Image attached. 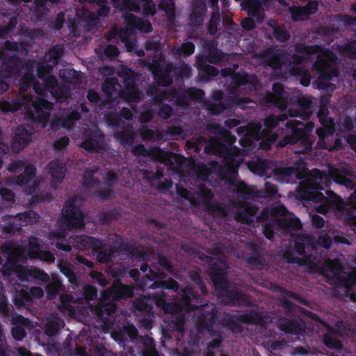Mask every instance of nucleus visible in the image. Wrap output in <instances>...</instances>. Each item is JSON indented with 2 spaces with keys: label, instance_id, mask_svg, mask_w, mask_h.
I'll list each match as a JSON object with an SVG mask.
<instances>
[{
  "label": "nucleus",
  "instance_id": "obj_49",
  "mask_svg": "<svg viewBox=\"0 0 356 356\" xmlns=\"http://www.w3.org/2000/svg\"><path fill=\"white\" fill-rule=\"evenodd\" d=\"M170 326L177 332H184L186 322V315L181 312H174V308L171 312Z\"/></svg>",
  "mask_w": 356,
  "mask_h": 356
},
{
  "label": "nucleus",
  "instance_id": "obj_24",
  "mask_svg": "<svg viewBox=\"0 0 356 356\" xmlns=\"http://www.w3.org/2000/svg\"><path fill=\"white\" fill-rule=\"evenodd\" d=\"M124 243L108 244L101 240L100 244L93 251V254H97V261L101 264H107L115 257L120 250H123Z\"/></svg>",
  "mask_w": 356,
  "mask_h": 356
},
{
  "label": "nucleus",
  "instance_id": "obj_3",
  "mask_svg": "<svg viewBox=\"0 0 356 356\" xmlns=\"http://www.w3.org/2000/svg\"><path fill=\"white\" fill-rule=\"evenodd\" d=\"M264 125L268 129H273L276 127H281L284 145L300 143L305 145V152L310 149L309 135L314 127L312 122H304L293 118L289 119L286 114H273L266 118Z\"/></svg>",
  "mask_w": 356,
  "mask_h": 356
},
{
  "label": "nucleus",
  "instance_id": "obj_12",
  "mask_svg": "<svg viewBox=\"0 0 356 356\" xmlns=\"http://www.w3.org/2000/svg\"><path fill=\"white\" fill-rule=\"evenodd\" d=\"M123 77L124 89L119 92V96L127 103H138L143 98V94L139 90L136 72L132 70H127L122 72Z\"/></svg>",
  "mask_w": 356,
  "mask_h": 356
},
{
  "label": "nucleus",
  "instance_id": "obj_56",
  "mask_svg": "<svg viewBox=\"0 0 356 356\" xmlns=\"http://www.w3.org/2000/svg\"><path fill=\"white\" fill-rule=\"evenodd\" d=\"M24 248L28 252L30 258L33 259L41 250L39 239L35 236H31L24 244Z\"/></svg>",
  "mask_w": 356,
  "mask_h": 356
},
{
  "label": "nucleus",
  "instance_id": "obj_54",
  "mask_svg": "<svg viewBox=\"0 0 356 356\" xmlns=\"http://www.w3.org/2000/svg\"><path fill=\"white\" fill-rule=\"evenodd\" d=\"M224 58L223 53L218 49L215 51H207L205 54L196 56V60H204L205 63L211 64H218L222 62Z\"/></svg>",
  "mask_w": 356,
  "mask_h": 356
},
{
  "label": "nucleus",
  "instance_id": "obj_31",
  "mask_svg": "<svg viewBox=\"0 0 356 356\" xmlns=\"http://www.w3.org/2000/svg\"><path fill=\"white\" fill-rule=\"evenodd\" d=\"M211 129L214 133L218 134V143L217 144L218 149L225 147H234V144L236 141V138L230 131L218 124H213L211 125Z\"/></svg>",
  "mask_w": 356,
  "mask_h": 356
},
{
  "label": "nucleus",
  "instance_id": "obj_29",
  "mask_svg": "<svg viewBox=\"0 0 356 356\" xmlns=\"http://www.w3.org/2000/svg\"><path fill=\"white\" fill-rule=\"evenodd\" d=\"M19 280L22 282L38 280L42 283L49 282V275L43 270L33 266H23L19 274Z\"/></svg>",
  "mask_w": 356,
  "mask_h": 356
},
{
  "label": "nucleus",
  "instance_id": "obj_58",
  "mask_svg": "<svg viewBox=\"0 0 356 356\" xmlns=\"http://www.w3.org/2000/svg\"><path fill=\"white\" fill-rule=\"evenodd\" d=\"M115 138L124 145H132L135 140L134 132L128 129L118 131L114 134Z\"/></svg>",
  "mask_w": 356,
  "mask_h": 356
},
{
  "label": "nucleus",
  "instance_id": "obj_15",
  "mask_svg": "<svg viewBox=\"0 0 356 356\" xmlns=\"http://www.w3.org/2000/svg\"><path fill=\"white\" fill-rule=\"evenodd\" d=\"M61 214H63V223L69 229L85 227L84 214L81 209L75 205L74 197L65 202Z\"/></svg>",
  "mask_w": 356,
  "mask_h": 356
},
{
  "label": "nucleus",
  "instance_id": "obj_37",
  "mask_svg": "<svg viewBox=\"0 0 356 356\" xmlns=\"http://www.w3.org/2000/svg\"><path fill=\"white\" fill-rule=\"evenodd\" d=\"M280 327L287 334H299L304 330V322L299 318H284L280 323Z\"/></svg>",
  "mask_w": 356,
  "mask_h": 356
},
{
  "label": "nucleus",
  "instance_id": "obj_36",
  "mask_svg": "<svg viewBox=\"0 0 356 356\" xmlns=\"http://www.w3.org/2000/svg\"><path fill=\"white\" fill-rule=\"evenodd\" d=\"M125 19L128 25L133 28L137 29L141 33H149L152 31L153 28L151 22L148 19H143L134 14L128 15Z\"/></svg>",
  "mask_w": 356,
  "mask_h": 356
},
{
  "label": "nucleus",
  "instance_id": "obj_41",
  "mask_svg": "<svg viewBox=\"0 0 356 356\" xmlns=\"http://www.w3.org/2000/svg\"><path fill=\"white\" fill-rule=\"evenodd\" d=\"M298 104L300 109L302 111L295 110L292 111V108L289 109V113L291 116L293 117H300L302 120L307 121L310 118V112L309 110L310 109L312 102L310 99L306 97H302L298 98Z\"/></svg>",
  "mask_w": 356,
  "mask_h": 356
},
{
  "label": "nucleus",
  "instance_id": "obj_19",
  "mask_svg": "<svg viewBox=\"0 0 356 356\" xmlns=\"http://www.w3.org/2000/svg\"><path fill=\"white\" fill-rule=\"evenodd\" d=\"M307 171L305 163L300 161L290 167H275L272 173L274 174L276 179L289 183L293 177L299 180L304 179Z\"/></svg>",
  "mask_w": 356,
  "mask_h": 356
},
{
  "label": "nucleus",
  "instance_id": "obj_33",
  "mask_svg": "<svg viewBox=\"0 0 356 356\" xmlns=\"http://www.w3.org/2000/svg\"><path fill=\"white\" fill-rule=\"evenodd\" d=\"M150 298L140 296L133 302L134 312L136 316L152 317L154 315L153 307L149 304Z\"/></svg>",
  "mask_w": 356,
  "mask_h": 356
},
{
  "label": "nucleus",
  "instance_id": "obj_23",
  "mask_svg": "<svg viewBox=\"0 0 356 356\" xmlns=\"http://www.w3.org/2000/svg\"><path fill=\"white\" fill-rule=\"evenodd\" d=\"M22 60L16 55L3 56L0 67V76L11 78L17 76L23 67Z\"/></svg>",
  "mask_w": 356,
  "mask_h": 356
},
{
  "label": "nucleus",
  "instance_id": "obj_28",
  "mask_svg": "<svg viewBox=\"0 0 356 356\" xmlns=\"http://www.w3.org/2000/svg\"><path fill=\"white\" fill-rule=\"evenodd\" d=\"M207 10L205 0H194L192 10L188 17V25L192 28H199L203 24Z\"/></svg>",
  "mask_w": 356,
  "mask_h": 356
},
{
  "label": "nucleus",
  "instance_id": "obj_59",
  "mask_svg": "<svg viewBox=\"0 0 356 356\" xmlns=\"http://www.w3.org/2000/svg\"><path fill=\"white\" fill-rule=\"evenodd\" d=\"M170 92L171 95L169 102L173 105L183 107L188 106L191 104L186 90L184 92H173L170 90Z\"/></svg>",
  "mask_w": 356,
  "mask_h": 356
},
{
  "label": "nucleus",
  "instance_id": "obj_35",
  "mask_svg": "<svg viewBox=\"0 0 356 356\" xmlns=\"http://www.w3.org/2000/svg\"><path fill=\"white\" fill-rule=\"evenodd\" d=\"M295 50L298 54H293L291 58V63L292 66H302V64L306 60V56H309L314 53V47L299 44L296 45Z\"/></svg>",
  "mask_w": 356,
  "mask_h": 356
},
{
  "label": "nucleus",
  "instance_id": "obj_40",
  "mask_svg": "<svg viewBox=\"0 0 356 356\" xmlns=\"http://www.w3.org/2000/svg\"><path fill=\"white\" fill-rule=\"evenodd\" d=\"M6 257V260L3 264H2L1 272L4 275L10 276L15 274L19 277V274L21 268L23 266L15 260L14 254L11 255H3Z\"/></svg>",
  "mask_w": 356,
  "mask_h": 356
},
{
  "label": "nucleus",
  "instance_id": "obj_64",
  "mask_svg": "<svg viewBox=\"0 0 356 356\" xmlns=\"http://www.w3.org/2000/svg\"><path fill=\"white\" fill-rule=\"evenodd\" d=\"M208 213L216 218H225L227 216V211L225 207L219 204L207 203Z\"/></svg>",
  "mask_w": 356,
  "mask_h": 356
},
{
  "label": "nucleus",
  "instance_id": "obj_46",
  "mask_svg": "<svg viewBox=\"0 0 356 356\" xmlns=\"http://www.w3.org/2000/svg\"><path fill=\"white\" fill-rule=\"evenodd\" d=\"M312 246V240L308 235L298 234L294 238V251L301 256L306 255V249Z\"/></svg>",
  "mask_w": 356,
  "mask_h": 356
},
{
  "label": "nucleus",
  "instance_id": "obj_8",
  "mask_svg": "<svg viewBox=\"0 0 356 356\" xmlns=\"http://www.w3.org/2000/svg\"><path fill=\"white\" fill-rule=\"evenodd\" d=\"M312 69L319 74L316 81L317 88L320 90L333 92L335 90V86L329 81L337 76L338 72L324 55H318L316 60L312 63Z\"/></svg>",
  "mask_w": 356,
  "mask_h": 356
},
{
  "label": "nucleus",
  "instance_id": "obj_22",
  "mask_svg": "<svg viewBox=\"0 0 356 356\" xmlns=\"http://www.w3.org/2000/svg\"><path fill=\"white\" fill-rule=\"evenodd\" d=\"M134 293L133 287L125 286L119 279H115L104 296L108 300L118 302L133 297Z\"/></svg>",
  "mask_w": 356,
  "mask_h": 356
},
{
  "label": "nucleus",
  "instance_id": "obj_1",
  "mask_svg": "<svg viewBox=\"0 0 356 356\" xmlns=\"http://www.w3.org/2000/svg\"><path fill=\"white\" fill-rule=\"evenodd\" d=\"M318 172V176L309 179L305 185L300 186L298 191V197L302 200L310 203H319L316 211L323 215L331 210L340 209L343 205L341 197L327 188L334 181L348 189H354V181L348 177L345 171L337 168H331L328 172Z\"/></svg>",
  "mask_w": 356,
  "mask_h": 356
},
{
  "label": "nucleus",
  "instance_id": "obj_55",
  "mask_svg": "<svg viewBox=\"0 0 356 356\" xmlns=\"http://www.w3.org/2000/svg\"><path fill=\"white\" fill-rule=\"evenodd\" d=\"M194 50L195 44L191 42L182 43L180 47L173 46L171 49L172 54L177 57L181 56L188 57L193 54Z\"/></svg>",
  "mask_w": 356,
  "mask_h": 356
},
{
  "label": "nucleus",
  "instance_id": "obj_34",
  "mask_svg": "<svg viewBox=\"0 0 356 356\" xmlns=\"http://www.w3.org/2000/svg\"><path fill=\"white\" fill-rule=\"evenodd\" d=\"M248 167L254 175L261 177H269L272 175L273 169L268 160L257 157L256 160L250 161Z\"/></svg>",
  "mask_w": 356,
  "mask_h": 356
},
{
  "label": "nucleus",
  "instance_id": "obj_30",
  "mask_svg": "<svg viewBox=\"0 0 356 356\" xmlns=\"http://www.w3.org/2000/svg\"><path fill=\"white\" fill-rule=\"evenodd\" d=\"M14 327L12 328L11 332L13 337L17 341H22L26 335L25 328L30 329L31 327V321L29 318H25L18 314H13L10 318Z\"/></svg>",
  "mask_w": 356,
  "mask_h": 356
},
{
  "label": "nucleus",
  "instance_id": "obj_4",
  "mask_svg": "<svg viewBox=\"0 0 356 356\" xmlns=\"http://www.w3.org/2000/svg\"><path fill=\"white\" fill-rule=\"evenodd\" d=\"M218 259L214 260L211 263V269L214 272L210 273L213 285L215 291L220 298H222L225 304L231 306H245L248 307L252 305L251 300L247 298V295L243 293L235 285H232L226 279L222 270L218 268Z\"/></svg>",
  "mask_w": 356,
  "mask_h": 356
},
{
  "label": "nucleus",
  "instance_id": "obj_52",
  "mask_svg": "<svg viewBox=\"0 0 356 356\" xmlns=\"http://www.w3.org/2000/svg\"><path fill=\"white\" fill-rule=\"evenodd\" d=\"M16 216L18 218V221L22 223V226L35 224L39 221L40 219V216L38 213L31 209L19 213L16 215Z\"/></svg>",
  "mask_w": 356,
  "mask_h": 356
},
{
  "label": "nucleus",
  "instance_id": "obj_27",
  "mask_svg": "<svg viewBox=\"0 0 356 356\" xmlns=\"http://www.w3.org/2000/svg\"><path fill=\"white\" fill-rule=\"evenodd\" d=\"M327 108L320 106L318 115L322 126L317 128L316 134L321 138V140H323L326 137H332L333 132L335 131L334 120L327 117Z\"/></svg>",
  "mask_w": 356,
  "mask_h": 356
},
{
  "label": "nucleus",
  "instance_id": "obj_62",
  "mask_svg": "<svg viewBox=\"0 0 356 356\" xmlns=\"http://www.w3.org/2000/svg\"><path fill=\"white\" fill-rule=\"evenodd\" d=\"M290 71L293 75L300 76V83L303 86L306 87L309 85L311 76L304 66H291Z\"/></svg>",
  "mask_w": 356,
  "mask_h": 356
},
{
  "label": "nucleus",
  "instance_id": "obj_57",
  "mask_svg": "<svg viewBox=\"0 0 356 356\" xmlns=\"http://www.w3.org/2000/svg\"><path fill=\"white\" fill-rule=\"evenodd\" d=\"M60 272H61L68 279L69 283L74 289H76L80 285V278L73 271L68 265H59Z\"/></svg>",
  "mask_w": 356,
  "mask_h": 356
},
{
  "label": "nucleus",
  "instance_id": "obj_51",
  "mask_svg": "<svg viewBox=\"0 0 356 356\" xmlns=\"http://www.w3.org/2000/svg\"><path fill=\"white\" fill-rule=\"evenodd\" d=\"M334 132L332 137H326L323 140H321L319 138L318 144L322 149H327L328 151H334L341 149L343 147L342 140L339 138H334Z\"/></svg>",
  "mask_w": 356,
  "mask_h": 356
},
{
  "label": "nucleus",
  "instance_id": "obj_60",
  "mask_svg": "<svg viewBox=\"0 0 356 356\" xmlns=\"http://www.w3.org/2000/svg\"><path fill=\"white\" fill-rule=\"evenodd\" d=\"M81 118V115L79 113V111L73 110L65 117L59 118L58 121L61 122V127L71 129Z\"/></svg>",
  "mask_w": 356,
  "mask_h": 356
},
{
  "label": "nucleus",
  "instance_id": "obj_44",
  "mask_svg": "<svg viewBox=\"0 0 356 356\" xmlns=\"http://www.w3.org/2000/svg\"><path fill=\"white\" fill-rule=\"evenodd\" d=\"M6 222L1 225V231L5 234L13 235L22 230V223L16 216H6Z\"/></svg>",
  "mask_w": 356,
  "mask_h": 356
},
{
  "label": "nucleus",
  "instance_id": "obj_21",
  "mask_svg": "<svg viewBox=\"0 0 356 356\" xmlns=\"http://www.w3.org/2000/svg\"><path fill=\"white\" fill-rule=\"evenodd\" d=\"M24 170L17 177V184L20 186L26 185L36 175V168L31 164L25 165L22 160H17L10 163L8 170L12 173H17Z\"/></svg>",
  "mask_w": 356,
  "mask_h": 356
},
{
  "label": "nucleus",
  "instance_id": "obj_20",
  "mask_svg": "<svg viewBox=\"0 0 356 356\" xmlns=\"http://www.w3.org/2000/svg\"><path fill=\"white\" fill-rule=\"evenodd\" d=\"M239 199V197H238ZM240 198L238 202L233 204L234 218L238 223L248 224L252 222V218L259 211V207L251 202L243 201Z\"/></svg>",
  "mask_w": 356,
  "mask_h": 356
},
{
  "label": "nucleus",
  "instance_id": "obj_7",
  "mask_svg": "<svg viewBox=\"0 0 356 356\" xmlns=\"http://www.w3.org/2000/svg\"><path fill=\"white\" fill-rule=\"evenodd\" d=\"M229 181V186L233 188V192L243 200L273 197L278 191L275 185L268 182L266 183L265 188L257 189L255 186H250L243 181L233 179Z\"/></svg>",
  "mask_w": 356,
  "mask_h": 356
},
{
  "label": "nucleus",
  "instance_id": "obj_5",
  "mask_svg": "<svg viewBox=\"0 0 356 356\" xmlns=\"http://www.w3.org/2000/svg\"><path fill=\"white\" fill-rule=\"evenodd\" d=\"M53 106V104L47 99L40 97L34 99L32 94H26L22 98L15 99L13 104L4 102L0 105L1 109L6 112L22 108L30 110V117L32 120L43 127H46L49 121Z\"/></svg>",
  "mask_w": 356,
  "mask_h": 356
},
{
  "label": "nucleus",
  "instance_id": "obj_61",
  "mask_svg": "<svg viewBox=\"0 0 356 356\" xmlns=\"http://www.w3.org/2000/svg\"><path fill=\"white\" fill-rule=\"evenodd\" d=\"M56 64H53L52 61L49 59L47 60V58H44V60H40L38 62L37 64V76L40 79H43L46 75L50 74L53 67Z\"/></svg>",
  "mask_w": 356,
  "mask_h": 356
},
{
  "label": "nucleus",
  "instance_id": "obj_50",
  "mask_svg": "<svg viewBox=\"0 0 356 356\" xmlns=\"http://www.w3.org/2000/svg\"><path fill=\"white\" fill-rule=\"evenodd\" d=\"M99 171L97 167L87 168L83 174L82 185L86 188H92L100 184L99 179L94 177Z\"/></svg>",
  "mask_w": 356,
  "mask_h": 356
},
{
  "label": "nucleus",
  "instance_id": "obj_10",
  "mask_svg": "<svg viewBox=\"0 0 356 356\" xmlns=\"http://www.w3.org/2000/svg\"><path fill=\"white\" fill-rule=\"evenodd\" d=\"M140 270L143 273L149 271V273L146 274V277L152 282L148 286L151 289H172L175 292H177L180 288V285L176 280L171 277L166 279L165 273L156 268L154 266L149 267L147 261H143L140 264Z\"/></svg>",
  "mask_w": 356,
  "mask_h": 356
},
{
  "label": "nucleus",
  "instance_id": "obj_16",
  "mask_svg": "<svg viewBox=\"0 0 356 356\" xmlns=\"http://www.w3.org/2000/svg\"><path fill=\"white\" fill-rule=\"evenodd\" d=\"M262 101L268 107H275L286 111L289 102V95L284 86L279 82L273 83L272 91L268 92L262 97Z\"/></svg>",
  "mask_w": 356,
  "mask_h": 356
},
{
  "label": "nucleus",
  "instance_id": "obj_63",
  "mask_svg": "<svg viewBox=\"0 0 356 356\" xmlns=\"http://www.w3.org/2000/svg\"><path fill=\"white\" fill-rule=\"evenodd\" d=\"M273 35L279 42H286L290 38V33L284 25H275L273 27Z\"/></svg>",
  "mask_w": 356,
  "mask_h": 356
},
{
  "label": "nucleus",
  "instance_id": "obj_9",
  "mask_svg": "<svg viewBox=\"0 0 356 356\" xmlns=\"http://www.w3.org/2000/svg\"><path fill=\"white\" fill-rule=\"evenodd\" d=\"M219 156L223 159L224 166L220 168L219 175L230 186L231 179H236L237 168L239 161L237 159L238 149L234 147H225L218 149Z\"/></svg>",
  "mask_w": 356,
  "mask_h": 356
},
{
  "label": "nucleus",
  "instance_id": "obj_38",
  "mask_svg": "<svg viewBox=\"0 0 356 356\" xmlns=\"http://www.w3.org/2000/svg\"><path fill=\"white\" fill-rule=\"evenodd\" d=\"M76 248L81 250H91L92 252L95 250V248L100 244V239L93 238L86 235L76 236L74 239Z\"/></svg>",
  "mask_w": 356,
  "mask_h": 356
},
{
  "label": "nucleus",
  "instance_id": "obj_48",
  "mask_svg": "<svg viewBox=\"0 0 356 356\" xmlns=\"http://www.w3.org/2000/svg\"><path fill=\"white\" fill-rule=\"evenodd\" d=\"M149 298L158 307L161 308L167 313L171 312L174 307L168 302V295L163 291L149 295Z\"/></svg>",
  "mask_w": 356,
  "mask_h": 356
},
{
  "label": "nucleus",
  "instance_id": "obj_6",
  "mask_svg": "<svg viewBox=\"0 0 356 356\" xmlns=\"http://www.w3.org/2000/svg\"><path fill=\"white\" fill-rule=\"evenodd\" d=\"M268 316L262 312L252 309L239 315L225 313L221 322L225 327L233 332L240 333L243 330L241 323L264 325L268 322Z\"/></svg>",
  "mask_w": 356,
  "mask_h": 356
},
{
  "label": "nucleus",
  "instance_id": "obj_43",
  "mask_svg": "<svg viewBox=\"0 0 356 356\" xmlns=\"http://www.w3.org/2000/svg\"><path fill=\"white\" fill-rule=\"evenodd\" d=\"M33 87L35 92H39L40 86L37 82L35 76L33 74V71H26L24 75L19 79V88L22 92H26L27 90Z\"/></svg>",
  "mask_w": 356,
  "mask_h": 356
},
{
  "label": "nucleus",
  "instance_id": "obj_25",
  "mask_svg": "<svg viewBox=\"0 0 356 356\" xmlns=\"http://www.w3.org/2000/svg\"><path fill=\"white\" fill-rule=\"evenodd\" d=\"M33 131L24 125H19L15 129L12 139L11 147L15 153H19L32 140Z\"/></svg>",
  "mask_w": 356,
  "mask_h": 356
},
{
  "label": "nucleus",
  "instance_id": "obj_39",
  "mask_svg": "<svg viewBox=\"0 0 356 356\" xmlns=\"http://www.w3.org/2000/svg\"><path fill=\"white\" fill-rule=\"evenodd\" d=\"M195 67L199 71V76L205 81L216 77L219 74V70L217 67L201 60H196Z\"/></svg>",
  "mask_w": 356,
  "mask_h": 356
},
{
  "label": "nucleus",
  "instance_id": "obj_32",
  "mask_svg": "<svg viewBox=\"0 0 356 356\" xmlns=\"http://www.w3.org/2000/svg\"><path fill=\"white\" fill-rule=\"evenodd\" d=\"M241 6L242 9L247 12L249 16L254 17L257 23L262 22L265 13L260 0H243Z\"/></svg>",
  "mask_w": 356,
  "mask_h": 356
},
{
  "label": "nucleus",
  "instance_id": "obj_11",
  "mask_svg": "<svg viewBox=\"0 0 356 356\" xmlns=\"http://www.w3.org/2000/svg\"><path fill=\"white\" fill-rule=\"evenodd\" d=\"M342 270L343 268L339 260H335L332 266L330 267L329 272L325 273L324 275L331 284L344 287L348 292L351 293L356 286L355 268L346 275H342Z\"/></svg>",
  "mask_w": 356,
  "mask_h": 356
},
{
  "label": "nucleus",
  "instance_id": "obj_53",
  "mask_svg": "<svg viewBox=\"0 0 356 356\" xmlns=\"http://www.w3.org/2000/svg\"><path fill=\"white\" fill-rule=\"evenodd\" d=\"M2 254L3 255L11 256L12 254H13L18 264L25 263L26 258L29 257L24 248L22 249H15L13 247L9 245H3L2 247Z\"/></svg>",
  "mask_w": 356,
  "mask_h": 356
},
{
  "label": "nucleus",
  "instance_id": "obj_2",
  "mask_svg": "<svg viewBox=\"0 0 356 356\" xmlns=\"http://www.w3.org/2000/svg\"><path fill=\"white\" fill-rule=\"evenodd\" d=\"M181 302L188 312H201L196 320V325L200 332L207 331L211 337V340L207 344V349H219L223 342V336L222 331L215 328L218 315L216 305L202 303V296L190 286L182 289Z\"/></svg>",
  "mask_w": 356,
  "mask_h": 356
},
{
  "label": "nucleus",
  "instance_id": "obj_42",
  "mask_svg": "<svg viewBox=\"0 0 356 356\" xmlns=\"http://www.w3.org/2000/svg\"><path fill=\"white\" fill-rule=\"evenodd\" d=\"M48 166L53 181L56 184H60L63 181L67 171L65 164L58 160H54L49 163Z\"/></svg>",
  "mask_w": 356,
  "mask_h": 356
},
{
  "label": "nucleus",
  "instance_id": "obj_18",
  "mask_svg": "<svg viewBox=\"0 0 356 356\" xmlns=\"http://www.w3.org/2000/svg\"><path fill=\"white\" fill-rule=\"evenodd\" d=\"M258 57L266 66L281 70L286 62V52L277 47H270L261 51Z\"/></svg>",
  "mask_w": 356,
  "mask_h": 356
},
{
  "label": "nucleus",
  "instance_id": "obj_47",
  "mask_svg": "<svg viewBox=\"0 0 356 356\" xmlns=\"http://www.w3.org/2000/svg\"><path fill=\"white\" fill-rule=\"evenodd\" d=\"M117 310L115 303H101L95 307V314L102 319L113 317Z\"/></svg>",
  "mask_w": 356,
  "mask_h": 356
},
{
  "label": "nucleus",
  "instance_id": "obj_17",
  "mask_svg": "<svg viewBox=\"0 0 356 356\" xmlns=\"http://www.w3.org/2000/svg\"><path fill=\"white\" fill-rule=\"evenodd\" d=\"M149 69L159 86L168 87L172 85V73L175 70V65L172 61H168L163 65L158 61H153Z\"/></svg>",
  "mask_w": 356,
  "mask_h": 356
},
{
  "label": "nucleus",
  "instance_id": "obj_26",
  "mask_svg": "<svg viewBox=\"0 0 356 356\" xmlns=\"http://www.w3.org/2000/svg\"><path fill=\"white\" fill-rule=\"evenodd\" d=\"M170 95V90H165L155 94L152 97L154 105L159 108L157 115L161 119L168 120L172 115V106L165 103V101L169 102Z\"/></svg>",
  "mask_w": 356,
  "mask_h": 356
},
{
  "label": "nucleus",
  "instance_id": "obj_14",
  "mask_svg": "<svg viewBox=\"0 0 356 356\" xmlns=\"http://www.w3.org/2000/svg\"><path fill=\"white\" fill-rule=\"evenodd\" d=\"M132 153L137 156H146L151 158L154 161L161 163L172 164L177 154L172 152L161 149L159 147L154 145L147 149L143 144H137L132 147Z\"/></svg>",
  "mask_w": 356,
  "mask_h": 356
},
{
  "label": "nucleus",
  "instance_id": "obj_13",
  "mask_svg": "<svg viewBox=\"0 0 356 356\" xmlns=\"http://www.w3.org/2000/svg\"><path fill=\"white\" fill-rule=\"evenodd\" d=\"M106 145L105 136L98 127L86 128L81 135L80 147L88 152L98 153L104 149Z\"/></svg>",
  "mask_w": 356,
  "mask_h": 356
},
{
  "label": "nucleus",
  "instance_id": "obj_45",
  "mask_svg": "<svg viewBox=\"0 0 356 356\" xmlns=\"http://www.w3.org/2000/svg\"><path fill=\"white\" fill-rule=\"evenodd\" d=\"M13 302L17 308H24L32 305V299L29 293L28 288H21L16 290L13 298Z\"/></svg>",
  "mask_w": 356,
  "mask_h": 356
}]
</instances>
